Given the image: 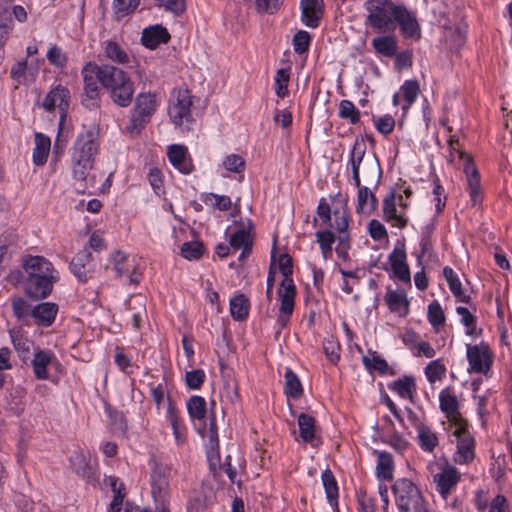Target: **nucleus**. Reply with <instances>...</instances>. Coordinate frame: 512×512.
<instances>
[{
  "instance_id": "864d4df0",
  "label": "nucleus",
  "mask_w": 512,
  "mask_h": 512,
  "mask_svg": "<svg viewBox=\"0 0 512 512\" xmlns=\"http://www.w3.org/2000/svg\"><path fill=\"white\" fill-rule=\"evenodd\" d=\"M226 219L231 221V224L227 226V232L230 231L235 226H240L239 221L241 222H251L247 218H243L240 215V208L238 203L232 205L229 197L226 196Z\"/></svg>"
},
{
  "instance_id": "ddd939ff",
  "label": "nucleus",
  "mask_w": 512,
  "mask_h": 512,
  "mask_svg": "<svg viewBox=\"0 0 512 512\" xmlns=\"http://www.w3.org/2000/svg\"><path fill=\"white\" fill-rule=\"evenodd\" d=\"M466 348L470 370L486 375L490 371L493 363L489 345L485 342H481L478 345L467 344Z\"/></svg>"
},
{
  "instance_id": "f257e3e1",
  "label": "nucleus",
  "mask_w": 512,
  "mask_h": 512,
  "mask_svg": "<svg viewBox=\"0 0 512 512\" xmlns=\"http://www.w3.org/2000/svg\"><path fill=\"white\" fill-rule=\"evenodd\" d=\"M100 74L102 87L107 90L112 102L119 107H128L135 92L134 83L128 73L114 65L103 64Z\"/></svg>"
},
{
  "instance_id": "39448f33",
  "label": "nucleus",
  "mask_w": 512,
  "mask_h": 512,
  "mask_svg": "<svg viewBox=\"0 0 512 512\" xmlns=\"http://www.w3.org/2000/svg\"><path fill=\"white\" fill-rule=\"evenodd\" d=\"M102 68L103 64L98 65L94 61H89L81 69V76L83 78L81 103L87 108L91 109L99 106L103 88L100 74Z\"/></svg>"
},
{
  "instance_id": "6ab92c4d",
  "label": "nucleus",
  "mask_w": 512,
  "mask_h": 512,
  "mask_svg": "<svg viewBox=\"0 0 512 512\" xmlns=\"http://www.w3.org/2000/svg\"><path fill=\"white\" fill-rule=\"evenodd\" d=\"M21 265L26 276H58L53 264L44 256L26 255L22 258Z\"/></svg>"
},
{
  "instance_id": "cd10ccee",
  "label": "nucleus",
  "mask_w": 512,
  "mask_h": 512,
  "mask_svg": "<svg viewBox=\"0 0 512 512\" xmlns=\"http://www.w3.org/2000/svg\"><path fill=\"white\" fill-rule=\"evenodd\" d=\"M70 464L73 471L87 482L95 480V469L83 451H75L70 457Z\"/></svg>"
},
{
  "instance_id": "f8f14e48",
  "label": "nucleus",
  "mask_w": 512,
  "mask_h": 512,
  "mask_svg": "<svg viewBox=\"0 0 512 512\" xmlns=\"http://www.w3.org/2000/svg\"><path fill=\"white\" fill-rule=\"evenodd\" d=\"M239 224L240 226H235L230 231H226V234L230 233V247L234 250H241L239 260L243 261L251 254L253 249L252 223L239 221Z\"/></svg>"
},
{
  "instance_id": "f704fd0d",
  "label": "nucleus",
  "mask_w": 512,
  "mask_h": 512,
  "mask_svg": "<svg viewBox=\"0 0 512 512\" xmlns=\"http://www.w3.org/2000/svg\"><path fill=\"white\" fill-rule=\"evenodd\" d=\"M128 309L132 311V326L135 330H140L147 322L148 315L146 310V300L142 297L129 301Z\"/></svg>"
},
{
  "instance_id": "20e7f679",
  "label": "nucleus",
  "mask_w": 512,
  "mask_h": 512,
  "mask_svg": "<svg viewBox=\"0 0 512 512\" xmlns=\"http://www.w3.org/2000/svg\"><path fill=\"white\" fill-rule=\"evenodd\" d=\"M392 491L400 512H428L421 491L411 480L397 479L392 485Z\"/></svg>"
},
{
  "instance_id": "f03ea898",
  "label": "nucleus",
  "mask_w": 512,
  "mask_h": 512,
  "mask_svg": "<svg viewBox=\"0 0 512 512\" xmlns=\"http://www.w3.org/2000/svg\"><path fill=\"white\" fill-rule=\"evenodd\" d=\"M365 9L368 12L366 24L375 31L385 33L395 30L399 5H395L391 0H367Z\"/></svg>"
},
{
  "instance_id": "2eb2a0df",
  "label": "nucleus",
  "mask_w": 512,
  "mask_h": 512,
  "mask_svg": "<svg viewBox=\"0 0 512 512\" xmlns=\"http://www.w3.org/2000/svg\"><path fill=\"white\" fill-rule=\"evenodd\" d=\"M468 422L456 426L454 435L457 438V452L455 461L459 464H468L475 457V440L468 432Z\"/></svg>"
},
{
  "instance_id": "052dcab7",
  "label": "nucleus",
  "mask_w": 512,
  "mask_h": 512,
  "mask_svg": "<svg viewBox=\"0 0 512 512\" xmlns=\"http://www.w3.org/2000/svg\"><path fill=\"white\" fill-rule=\"evenodd\" d=\"M140 4V0H114L113 9L118 19L133 13Z\"/></svg>"
},
{
  "instance_id": "9d476101",
  "label": "nucleus",
  "mask_w": 512,
  "mask_h": 512,
  "mask_svg": "<svg viewBox=\"0 0 512 512\" xmlns=\"http://www.w3.org/2000/svg\"><path fill=\"white\" fill-rule=\"evenodd\" d=\"M70 98L69 89L58 84L46 94L41 103V107L47 112H54L57 109L60 121L63 122L69 110Z\"/></svg>"
},
{
  "instance_id": "c85d7f7f",
  "label": "nucleus",
  "mask_w": 512,
  "mask_h": 512,
  "mask_svg": "<svg viewBox=\"0 0 512 512\" xmlns=\"http://www.w3.org/2000/svg\"><path fill=\"white\" fill-rule=\"evenodd\" d=\"M250 309V299L243 293L238 292L229 300L230 315L235 321H246L249 317Z\"/></svg>"
},
{
  "instance_id": "0eeeda50",
  "label": "nucleus",
  "mask_w": 512,
  "mask_h": 512,
  "mask_svg": "<svg viewBox=\"0 0 512 512\" xmlns=\"http://www.w3.org/2000/svg\"><path fill=\"white\" fill-rule=\"evenodd\" d=\"M279 269L284 279L278 289V295L281 301V313L292 314L294 310V300L296 297V286L292 279L293 261L288 254H281L279 257Z\"/></svg>"
},
{
  "instance_id": "ea45409f",
  "label": "nucleus",
  "mask_w": 512,
  "mask_h": 512,
  "mask_svg": "<svg viewBox=\"0 0 512 512\" xmlns=\"http://www.w3.org/2000/svg\"><path fill=\"white\" fill-rule=\"evenodd\" d=\"M465 173L468 179L471 201L473 205H476L480 200V178L477 169L470 159H467Z\"/></svg>"
},
{
  "instance_id": "680f3d73",
  "label": "nucleus",
  "mask_w": 512,
  "mask_h": 512,
  "mask_svg": "<svg viewBox=\"0 0 512 512\" xmlns=\"http://www.w3.org/2000/svg\"><path fill=\"white\" fill-rule=\"evenodd\" d=\"M290 73L288 69L281 68L277 71L275 76V92L280 98H284L288 95V82Z\"/></svg>"
},
{
  "instance_id": "603ef678",
  "label": "nucleus",
  "mask_w": 512,
  "mask_h": 512,
  "mask_svg": "<svg viewBox=\"0 0 512 512\" xmlns=\"http://www.w3.org/2000/svg\"><path fill=\"white\" fill-rule=\"evenodd\" d=\"M316 238L324 259H328L332 253V245L335 242L333 232L330 230L317 231Z\"/></svg>"
},
{
  "instance_id": "49530a36",
  "label": "nucleus",
  "mask_w": 512,
  "mask_h": 512,
  "mask_svg": "<svg viewBox=\"0 0 512 512\" xmlns=\"http://www.w3.org/2000/svg\"><path fill=\"white\" fill-rule=\"evenodd\" d=\"M108 482L111 490L114 493L113 500L110 504L111 510L114 512H120L123 505V500L126 496L124 484L118 477L115 476H109Z\"/></svg>"
},
{
  "instance_id": "0e129e2a",
  "label": "nucleus",
  "mask_w": 512,
  "mask_h": 512,
  "mask_svg": "<svg viewBox=\"0 0 512 512\" xmlns=\"http://www.w3.org/2000/svg\"><path fill=\"white\" fill-rule=\"evenodd\" d=\"M372 358H369L367 356H363V363L365 367L369 370L374 369L377 370L381 374L387 373L389 369V365L387 361L380 357V355L377 352L371 353Z\"/></svg>"
},
{
  "instance_id": "72a5a7b5",
  "label": "nucleus",
  "mask_w": 512,
  "mask_h": 512,
  "mask_svg": "<svg viewBox=\"0 0 512 512\" xmlns=\"http://www.w3.org/2000/svg\"><path fill=\"white\" fill-rule=\"evenodd\" d=\"M357 194V207L356 211L358 213H372L376 210L378 200L374 193H372L366 186L361 185V180L359 179V186Z\"/></svg>"
},
{
  "instance_id": "f3484780",
  "label": "nucleus",
  "mask_w": 512,
  "mask_h": 512,
  "mask_svg": "<svg viewBox=\"0 0 512 512\" xmlns=\"http://www.w3.org/2000/svg\"><path fill=\"white\" fill-rule=\"evenodd\" d=\"M94 267L92 254L87 247L80 250L70 262L71 272L82 283L92 278Z\"/></svg>"
},
{
  "instance_id": "37998d69",
  "label": "nucleus",
  "mask_w": 512,
  "mask_h": 512,
  "mask_svg": "<svg viewBox=\"0 0 512 512\" xmlns=\"http://www.w3.org/2000/svg\"><path fill=\"white\" fill-rule=\"evenodd\" d=\"M417 438L421 449L425 452H433L438 445V437L428 426L423 424L417 427Z\"/></svg>"
},
{
  "instance_id": "13d9d810",
  "label": "nucleus",
  "mask_w": 512,
  "mask_h": 512,
  "mask_svg": "<svg viewBox=\"0 0 512 512\" xmlns=\"http://www.w3.org/2000/svg\"><path fill=\"white\" fill-rule=\"evenodd\" d=\"M427 316L430 324L437 330L445 324L443 309L437 301L429 304Z\"/></svg>"
},
{
  "instance_id": "473e14b6",
  "label": "nucleus",
  "mask_w": 512,
  "mask_h": 512,
  "mask_svg": "<svg viewBox=\"0 0 512 512\" xmlns=\"http://www.w3.org/2000/svg\"><path fill=\"white\" fill-rule=\"evenodd\" d=\"M372 47L375 52L385 57H395L398 51V43L395 35H384L375 37L372 40Z\"/></svg>"
},
{
  "instance_id": "a18cd8bd",
  "label": "nucleus",
  "mask_w": 512,
  "mask_h": 512,
  "mask_svg": "<svg viewBox=\"0 0 512 512\" xmlns=\"http://www.w3.org/2000/svg\"><path fill=\"white\" fill-rule=\"evenodd\" d=\"M394 461L392 455L386 451L378 453L377 457V476L384 480H391L393 477Z\"/></svg>"
},
{
  "instance_id": "423d86ee",
  "label": "nucleus",
  "mask_w": 512,
  "mask_h": 512,
  "mask_svg": "<svg viewBox=\"0 0 512 512\" xmlns=\"http://www.w3.org/2000/svg\"><path fill=\"white\" fill-rule=\"evenodd\" d=\"M193 105V96L188 89H175L170 98L168 114L171 121L179 127L190 130V124L194 121L191 108Z\"/></svg>"
},
{
  "instance_id": "9b49d317",
  "label": "nucleus",
  "mask_w": 512,
  "mask_h": 512,
  "mask_svg": "<svg viewBox=\"0 0 512 512\" xmlns=\"http://www.w3.org/2000/svg\"><path fill=\"white\" fill-rule=\"evenodd\" d=\"M58 280L59 276H26L24 280L25 295L35 301L43 300L50 296L54 283Z\"/></svg>"
},
{
  "instance_id": "412c9836",
  "label": "nucleus",
  "mask_w": 512,
  "mask_h": 512,
  "mask_svg": "<svg viewBox=\"0 0 512 512\" xmlns=\"http://www.w3.org/2000/svg\"><path fill=\"white\" fill-rule=\"evenodd\" d=\"M167 157L171 165L183 174H190L194 170L192 159L184 145L172 144L168 146Z\"/></svg>"
},
{
  "instance_id": "58836bf2",
  "label": "nucleus",
  "mask_w": 512,
  "mask_h": 512,
  "mask_svg": "<svg viewBox=\"0 0 512 512\" xmlns=\"http://www.w3.org/2000/svg\"><path fill=\"white\" fill-rule=\"evenodd\" d=\"M168 400L170 399L168 398ZM167 419L170 422L177 444L184 443L186 439V428L179 418L178 410L172 405L171 401H169L168 405Z\"/></svg>"
},
{
  "instance_id": "de8ad7c7",
  "label": "nucleus",
  "mask_w": 512,
  "mask_h": 512,
  "mask_svg": "<svg viewBox=\"0 0 512 512\" xmlns=\"http://www.w3.org/2000/svg\"><path fill=\"white\" fill-rule=\"evenodd\" d=\"M285 394L288 398L293 399H298L303 394L302 384L291 369H287L285 372Z\"/></svg>"
},
{
  "instance_id": "c9c22d12",
  "label": "nucleus",
  "mask_w": 512,
  "mask_h": 512,
  "mask_svg": "<svg viewBox=\"0 0 512 512\" xmlns=\"http://www.w3.org/2000/svg\"><path fill=\"white\" fill-rule=\"evenodd\" d=\"M245 469V460L241 455H238L232 461V456H226V474L232 483L237 484L238 488L242 485V475Z\"/></svg>"
},
{
  "instance_id": "09e8293b",
  "label": "nucleus",
  "mask_w": 512,
  "mask_h": 512,
  "mask_svg": "<svg viewBox=\"0 0 512 512\" xmlns=\"http://www.w3.org/2000/svg\"><path fill=\"white\" fill-rule=\"evenodd\" d=\"M321 478L329 503L332 506L337 505L338 486L332 471L330 469H326L322 473Z\"/></svg>"
},
{
  "instance_id": "a211bd4d",
  "label": "nucleus",
  "mask_w": 512,
  "mask_h": 512,
  "mask_svg": "<svg viewBox=\"0 0 512 512\" xmlns=\"http://www.w3.org/2000/svg\"><path fill=\"white\" fill-rule=\"evenodd\" d=\"M389 263L395 278L410 284L411 274L407 264V254L404 243H397L389 255Z\"/></svg>"
},
{
  "instance_id": "b1692460",
  "label": "nucleus",
  "mask_w": 512,
  "mask_h": 512,
  "mask_svg": "<svg viewBox=\"0 0 512 512\" xmlns=\"http://www.w3.org/2000/svg\"><path fill=\"white\" fill-rule=\"evenodd\" d=\"M171 39L168 30L161 24H155L143 29L141 35V44L154 50L161 44H167Z\"/></svg>"
},
{
  "instance_id": "4c0bfd02",
  "label": "nucleus",
  "mask_w": 512,
  "mask_h": 512,
  "mask_svg": "<svg viewBox=\"0 0 512 512\" xmlns=\"http://www.w3.org/2000/svg\"><path fill=\"white\" fill-rule=\"evenodd\" d=\"M443 276L448 283L450 291L457 298V300L464 303H469L471 298L469 295L464 294L460 279L453 271V269L449 266H445L443 268Z\"/></svg>"
},
{
  "instance_id": "a878e982",
  "label": "nucleus",
  "mask_w": 512,
  "mask_h": 512,
  "mask_svg": "<svg viewBox=\"0 0 512 512\" xmlns=\"http://www.w3.org/2000/svg\"><path fill=\"white\" fill-rule=\"evenodd\" d=\"M57 313L58 305L56 303L41 302L32 308L30 315L37 326L49 327L54 323Z\"/></svg>"
},
{
  "instance_id": "6e6d98bb",
  "label": "nucleus",
  "mask_w": 512,
  "mask_h": 512,
  "mask_svg": "<svg viewBox=\"0 0 512 512\" xmlns=\"http://www.w3.org/2000/svg\"><path fill=\"white\" fill-rule=\"evenodd\" d=\"M339 117L347 119L351 124H356L360 120V111L350 100H342L339 104Z\"/></svg>"
},
{
  "instance_id": "7ed1b4c3",
  "label": "nucleus",
  "mask_w": 512,
  "mask_h": 512,
  "mask_svg": "<svg viewBox=\"0 0 512 512\" xmlns=\"http://www.w3.org/2000/svg\"><path fill=\"white\" fill-rule=\"evenodd\" d=\"M366 144L363 139H356L350 153V164L352 177L355 186H359L360 166L363 164V171L368 181L377 186L380 182L382 170L376 157L364 159Z\"/></svg>"
},
{
  "instance_id": "2f4dec72",
  "label": "nucleus",
  "mask_w": 512,
  "mask_h": 512,
  "mask_svg": "<svg viewBox=\"0 0 512 512\" xmlns=\"http://www.w3.org/2000/svg\"><path fill=\"white\" fill-rule=\"evenodd\" d=\"M316 420L314 417L301 413L298 416L299 435L304 442L317 446L319 440L316 437Z\"/></svg>"
},
{
  "instance_id": "69168bd1",
  "label": "nucleus",
  "mask_w": 512,
  "mask_h": 512,
  "mask_svg": "<svg viewBox=\"0 0 512 512\" xmlns=\"http://www.w3.org/2000/svg\"><path fill=\"white\" fill-rule=\"evenodd\" d=\"M127 255L122 251H115L111 254V261L118 277L130 273V267L127 265Z\"/></svg>"
},
{
  "instance_id": "393cba45",
  "label": "nucleus",
  "mask_w": 512,
  "mask_h": 512,
  "mask_svg": "<svg viewBox=\"0 0 512 512\" xmlns=\"http://www.w3.org/2000/svg\"><path fill=\"white\" fill-rule=\"evenodd\" d=\"M460 481V473L453 466H445L440 473L434 476L436 490L446 499L452 489Z\"/></svg>"
},
{
  "instance_id": "338daca9",
  "label": "nucleus",
  "mask_w": 512,
  "mask_h": 512,
  "mask_svg": "<svg viewBox=\"0 0 512 512\" xmlns=\"http://www.w3.org/2000/svg\"><path fill=\"white\" fill-rule=\"evenodd\" d=\"M155 5L178 16L186 9V0H153Z\"/></svg>"
},
{
  "instance_id": "774afa93",
  "label": "nucleus",
  "mask_w": 512,
  "mask_h": 512,
  "mask_svg": "<svg viewBox=\"0 0 512 512\" xmlns=\"http://www.w3.org/2000/svg\"><path fill=\"white\" fill-rule=\"evenodd\" d=\"M47 59L50 64L57 68H64L68 62L67 55L57 45H52L47 52Z\"/></svg>"
},
{
  "instance_id": "e433bc0d",
  "label": "nucleus",
  "mask_w": 512,
  "mask_h": 512,
  "mask_svg": "<svg viewBox=\"0 0 512 512\" xmlns=\"http://www.w3.org/2000/svg\"><path fill=\"white\" fill-rule=\"evenodd\" d=\"M51 147L50 138L42 133L35 134V147L33 149V162L44 165L47 161Z\"/></svg>"
},
{
  "instance_id": "4be33fe9",
  "label": "nucleus",
  "mask_w": 512,
  "mask_h": 512,
  "mask_svg": "<svg viewBox=\"0 0 512 512\" xmlns=\"http://www.w3.org/2000/svg\"><path fill=\"white\" fill-rule=\"evenodd\" d=\"M400 26L401 33L405 38L419 39L421 36L420 27L415 13L406 7L400 6L395 18V25Z\"/></svg>"
},
{
  "instance_id": "1a4fd4ad",
  "label": "nucleus",
  "mask_w": 512,
  "mask_h": 512,
  "mask_svg": "<svg viewBox=\"0 0 512 512\" xmlns=\"http://www.w3.org/2000/svg\"><path fill=\"white\" fill-rule=\"evenodd\" d=\"M95 157L71 153V169L73 178L78 184L77 190L84 193L86 189L94 187L95 176L92 175Z\"/></svg>"
},
{
  "instance_id": "4d7b16f0",
  "label": "nucleus",
  "mask_w": 512,
  "mask_h": 512,
  "mask_svg": "<svg viewBox=\"0 0 512 512\" xmlns=\"http://www.w3.org/2000/svg\"><path fill=\"white\" fill-rule=\"evenodd\" d=\"M457 314H459L461 318V323L467 327L466 334L469 336L480 335L481 330L477 332L476 329V317L470 313V311L466 307L458 306L456 308Z\"/></svg>"
},
{
  "instance_id": "aec40b11",
  "label": "nucleus",
  "mask_w": 512,
  "mask_h": 512,
  "mask_svg": "<svg viewBox=\"0 0 512 512\" xmlns=\"http://www.w3.org/2000/svg\"><path fill=\"white\" fill-rule=\"evenodd\" d=\"M301 21L309 28H317L324 16V0H300Z\"/></svg>"
},
{
  "instance_id": "79ce46f5",
  "label": "nucleus",
  "mask_w": 512,
  "mask_h": 512,
  "mask_svg": "<svg viewBox=\"0 0 512 512\" xmlns=\"http://www.w3.org/2000/svg\"><path fill=\"white\" fill-rule=\"evenodd\" d=\"M390 389L395 391L401 398L412 400L416 392L415 379L412 376H403L395 380Z\"/></svg>"
},
{
  "instance_id": "c03bdc74",
  "label": "nucleus",
  "mask_w": 512,
  "mask_h": 512,
  "mask_svg": "<svg viewBox=\"0 0 512 512\" xmlns=\"http://www.w3.org/2000/svg\"><path fill=\"white\" fill-rule=\"evenodd\" d=\"M385 303L392 312H399L403 308L404 315L408 313L409 302L404 292L389 289L385 295Z\"/></svg>"
},
{
  "instance_id": "4468645a",
  "label": "nucleus",
  "mask_w": 512,
  "mask_h": 512,
  "mask_svg": "<svg viewBox=\"0 0 512 512\" xmlns=\"http://www.w3.org/2000/svg\"><path fill=\"white\" fill-rule=\"evenodd\" d=\"M99 132L94 127L83 126V130L78 134L72 152L83 156H93L99 153Z\"/></svg>"
},
{
  "instance_id": "a19ab883",
  "label": "nucleus",
  "mask_w": 512,
  "mask_h": 512,
  "mask_svg": "<svg viewBox=\"0 0 512 512\" xmlns=\"http://www.w3.org/2000/svg\"><path fill=\"white\" fill-rule=\"evenodd\" d=\"M133 110L150 119L156 110V95L150 92L138 94Z\"/></svg>"
},
{
  "instance_id": "dca6fc26",
  "label": "nucleus",
  "mask_w": 512,
  "mask_h": 512,
  "mask_svg": "<svg viewBox=\"0 0 512 512\" xmlns=\"http://www.w3.org/2000/svg\"><path fill=\"white\" fill-rule=\"evenodd\" d=\"M439 405L451 424L458 426L467 422L459 411V401L451 388H445L440 392Z\"/></svg>"
},
{
  "instance_id": "c756f323",
  "label": "nucleus",
  "mask_w": 512,
  "mask_h": 512,
  "mask_svg": "<svg viewBox=\"0 0 512 512\" xmlns=\"http://www.w3.org/2000/svg\"><path fill=\"white\" fill-rule=\"evenodd\" d=\"M102 53L106 60L118 65L130 63V55L126 49L116 41L106 40L102 43Z\"/></svg>"
},
{
  "instance_id": "7c9ffc66",
  "label": "nucleus",
  "mask_w": 512,
  "mask_h": 512,
  "mask_svg": "<svg viewBox=\"0 0 512 512\" xmlns=\"http://www.w3.org/2000/svg\"><path fill=\"white\" fill-rule=\"evenodd\" d=\"M11 340L19 358L26 363L30 360L34 342L28 338L21 330H12L10 332Z\"/></svg>"
},
{
  "instance_id": "5fc2aeb1",
  "label": "nucleus",
  "mask_w": 512,
  "mask_h": 512,
  "mask_svg": "<svg viewBox=\"0 0 512 512\" xmlns=\"http://www.w3.org/2000/svg\"><path fill=\"white\" fill-rule=\"evenodd\" d=\"M401 92L406 101V106L403 107L404 110H407L416 100L417 96L420 93L419 83L416 80H407L401 86Z\"/></svg>"
},
{
  "instance_id": "3c124183",
  "label": "nucleus",
  "mask_w": 512,
  "mask_h": 512,
  "mask_svg": "<svg viewBox=\"0 0 512 512\" xmlns=\"http://www.w3.org/2000/svg\"><path fill=\"white\" fill-rule=\"evenodd\" d=\"M149 121V118L132 109L129 122L125 127V131L131 136L138 135Z\"/></svg>"
},
{
  "instance_id": "bb28decb",
  "label": "nucleus",
  "mask_w": 512,
  "mask_h": 512,
  "mask_svg": "<svg viewBox=\"0 0 512 512\" xmlns=\"http://www.w3.org/2000/svg\"><path fill=\"white\" fill-rule=\"evenodd\" d=\"M395 200L396 196L393 190L385 196L383 200L384 219L391 223L392 226L403 229L408 223V218L403 213H397Z\"/></svg>"
},
{
  "instance_id": "5701e85b",
  "label": "nucleus",
  "mask_w": 512,
  "mask_h": 512,
  "mask_svg": "<svg viewBox=\"0 0 512 512\" xmlns=\"http://www.w3.org/2000/svg\"><path fill=\"white\" fill-rule=\"evenodd\" d=\"M56 360L55 354L50 349H35L30 363L33 369L34 377L37 380H47L49 378L48 366Z\"/></svg>"
},
{
  "instance_id": "e2e57ef3",
  "label": "nucleus",
  "mask_w": 512,
  "mask_h": 512,
  "mask_svg": "<svg viewBox=\"0 0 512 512\" xmlns=\"http://www.w3.org/2000/svg\"><path fill=\"white\" fill-rule=\"evenodd\" d=\"M203 245L199 241L185 242L181 246V255L188 260H197L203 254Z\"/></svg>"
},
{
  "instance_id": "8fccbe9b",
  "label": "nucleus",
  "mask_w": 512,
  "mask_h": 512,
  "mask_svg": "<svg viewBox=\"0 0 512 512\" xmlns=\"http://www.w3.org/2000/svg\"><path fill=\"white\" fill-rule=\"evenodd\" d=\"M187 410L192 419L202 420L206 414V401L201 396H192L187 402Z\"/></svg>"
},
{
  "instance_id": "bf43d9fd",
  "label": "nucleus",
  "mask_w": 512,
  "mask_h": 512,
  "mask_svg": "<svg viewBox=\"0 0 512 512\" xmlns=\"http://www.w3.org/2000/svg\"><path fill=\"white\" fill-rule=\"evenodd\" d=\"M446 373V367L441 360L431 361L425 368V375L430 383L440 381Z\"/></svg>"
},
{
  "instance_id": "6e6552de",
  "label": "nucleus",
  "mask_w": 512,
  "mask_h": 512,
  "mask_svg": "<svg viewBox=\"0 0 512 512\" xmlns=\"http://www.w3.org/2000/svg\"><path fill=\"white\" fill-rule=\"evenodd\" d=\"M202 437L208 439L206 443V456L209 464L210 472L214 479L220 480L223 472V465L221 463L220 454V441L218 436V427L214 415L209 418V425L204 431H200Z\"/></svg>"
}]
</instances>
